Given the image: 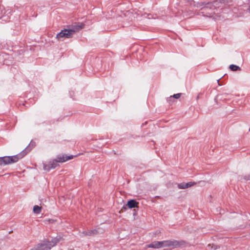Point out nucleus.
Listing matches in <instances>:
<instances>
[{"mask_svg": "<svg viewBox=\"0 0 250 250\" xmlns=\"http://www.w3.org/2000/svg\"><path fill=\"white\" fill-rule=\"evenodd\" d=\"M186 243L183 240H167L163 241H154L152 243L147 245L146 248H152L154 249H159L163 247H171L173 249L180 247L186 245Z\"/></svg>", "mask_w": 250, "mask_h": 250, "instance_id": "nucleus-1", "label": "nucleus"}, {"mask_svg": "<svg viewBox=\"0 0 250 250\" xmlns=\"http://www.w3.org/2000/svg\"><path fill=\"white\" fill-rule=\"evenodd\" d=\"M50 222H51V223L53 222V220H49Z\"/></svg>", "mask_w": 250, "mask_h": 250, "instance_id": "nucleus-18", "label": "nucleus"}, {"mask_svg": "<svg viewBox=\"0 0 250 250\" xmlns=\"http://www.w3.org/2000/svg\"><path fill=\"white\" fill-rule=\"evenodd\" d=\"M181 96V94L180 93H178V94H174L173 96H172V97L175 98V99H178Z\"/></svg>", "mask_w": 250, "mask_h": 250, "instance_id": "nucleus-13", "label": "nucleus"}, {"mask_svg": "<svg viewBox=\"0 0 250 250\" xmlns=\"http://www.w3.org/2000/svg\"><path fill=\"white\" fill-rule=\"evenodd\" d=\"M58 242L59 240L57 238H54L50 242L44 241L39 244L31 250H49L55 246Z\"/></svg>", "mask_w": 250, "mask_h": 250, "instance_id": "nucleus-3", "label": "nucleus"}, {"mask_svg": "<svg viewBox=\"0 0 250 250\" xmlns=\"http://www.w3.org/2000/svg\"><path fill=\"white\" fill-rule=\"evenodd\" d=\"M73 157L74 156L73 155L67 156L66 155H62L58 156L56 158V160L58 162L63 163L66 162V161L73 159Z\"/></svg>", "mask_w": 250, "mask_h": 250, "instance_id": "nucleus-5", "label": "nucleus"}, {"mask_svg": "<svg viewBox=\"0 0 250 250\" xmlns=\"http://www.w3.org/2000/svg\"><path fill=\"white\" fill-rule=\"evenodd\" d=\"M96 232H97V230H91V231H89L86 232V234L88 235H91L95 234Z\"/></svg>", "mask_w": 250, "mask_h": 250, "instance_id": "nucleus-11", "label": "nucleus"}, {"mask_svg": "<svg viewBox=\"0 0 250 250\" xmlns=\"http://www.w3.org/2000/svg\"><path fill=\"white\" fill-rule=\"evenodd\" d=\"M24 155V154H19V155L12 156L3 157L2 159L4 165L17 162L19 160V159L22 158Z\"/></svg>", "mask_w": 250, "mask_h": 250, "instance_id": "nucleus-4", "label": "nucleus"}, {"mask_svg": "<svg viewBox=\"0 0 250 250\" xmlns=\"http://www.w3.org/2000/svg\"><path fill=\"white\" fill-rule=\"evenodd\" d=\"M83 24L80 23L74 25L71 29L62 30L56 35V38L60 41H62L63 39L72 38L75 33L83 28Z\"/></svg>", "mask_w": 250, "mask_h": 250, "instance_id": "nucleus-2", "label": "nucleus"}, {"mask_svg": "<svg viewBox=\"0 0 250 250\" xmlns=\"http://www.w3.org/2000/svg\"><path fill=\"white\" fill-rule=\"evenodd\" d=\"M42 207L36 205L33 208V211L35 213L39 214L41 212Z\"/></svg>", "mask_w": 250, "mask_h": 250, "instance_id": "nucleus-8", "label": "nucleus"}, {"mask_svg": "<svg viewBox=\"0 0 250 250\" xmlns=\"http://www.w3.org/2000/svg\"><path fill=\"white\" fill-rule=\"evenodd\" d=\"M178 187L180 189H186L187 188V187L186 186V183H182L179 184L178 185Z\"/></svg>", "mask_w": 250, "mask_h": 250, "instance_id": "nucleus-10", "label": "nucleus"}, {"mask_svg": "<svg viewBox=\"0 0 250 250\" xmlns=\"http://www.w3.org/2000/svg\"><path fill=\"white\" fill-rule=\"evenodd\" d=\"M229 68L232 71H236L237 70L240 69V67L234 64H231L229 66Z\"/></svg>", "mask_w": 250, "mask_h": 250, "instance_id": "nucleus-9", "label": "nucleus"}, {"mask_svg": "<svg viewBox=\"0 0 250 250\" xmlns=\"http://www.w3.org/2000/svg\"><path fill=\"white\" fill-rule=\"evenodd\" d=\"M247 11H248V12L250 13V5L248 7Z\"/></svg>", "mask_w": 250, "mask_h": 250, "instance_id": "nucleus-17", "label": "nucleus"}, {"mask_svg": "<svg viewBox=\"0 0 250 250\" xmlns=\"http://www.w3.org/2000/svg\"><path fill=\"white\" fill-rule=\"evenodd\" d=\"M195 184V183L190 182L187 183L186 186L187 187V188H188L193 186Z\"/></svg>", "mask_w": 250, "mask_h": 250, "instance_id": "nucleus-12", "label": "nucleus"}, {"mask_svg": "<svg viewBox=\"0 0 250 250\" xmlns=\"http://www.w3.org/2000/svg\"><path fill=\"white\" fill-rule=\"evenodd\" d=\"M57 161L56 159L50 162L48 165H44L43 169L44 170H49L50 168H54L57 166Z\"/></svg>", "mask_w": 250, "mask_h": 250, "instance_id": "nucleus-6", "label": "nucleus"}, {"mask_svg": "<svg viewBox=\"0 0 250 250\" xmlns=\"http://www.w3.org/2000/svg\"><path fill=\"white\" fill-rule=\"evenodd\" d=\"M250 131V129H249Z\"/></svg>", "mask_w": 250, "mask_h": 250, "instance_id": "nucleus-19", "label": "nucleus"}, {"mask_svg": "<svg viewBox=\"0 0 250 250\" xmlns=\"http://www.w3.org/2000/svg\"><path fill=\"white\" fill-rule=\"evenodd\" d=\"M207 5H208V6H206V7H205L204 8V9L205 11H206L208 9V6L210 5V4L208 3Z\"/></svg>", "mask_w": 250, "mask_h": 250, "instance_id": "nucleus-16", "label": "nucleus"}, {"mask_svg": "<svg viewBox=\"0 0 250 250\" xmlns=\"http://www.w3.org/2000/svg\"><path fill=\"white\" fill-rule=\"evenodd\" d=\"M208 246L210 247L211 249H212L213 250H216L218 248L216 246H211L210 245H208Z\"/></svg>", "mask_w": 250, "mask_h": 250, "instance_id": "nucleus-14", "label": "nucleus"}, {"mask_svg": "<svg viewBox=\"0 0 250 250\" xmlns=\"http://www.w3.org/2000/svg\"><path fill=\"white\" fill-rule=\"evenodd\" d=\"M138 203L137 202L134 200H130L127 202V205L128 208H133L137 207L138 206Z\"/></svg>", "mask_w": 250, "mask_h": 250, "instance_id": "nucleus-7", "label": "nucleus"}, {"mask_svg": "<svg viewBox=\"0 0 250 250\" xmlns=\"http://www.w3.org/2000/svg\"><path fill=\"white\" fill-rule=\"evenodd\" d=\"M4 165L2 157H0V166Z\"/></svg>", "mask_w": 250, "mask_h": 250, "instance_id": "nucleus-15", "label": "nucleus"}]
</instances>
